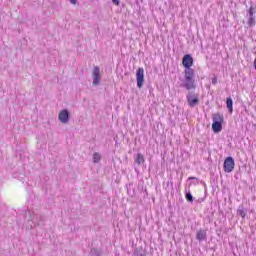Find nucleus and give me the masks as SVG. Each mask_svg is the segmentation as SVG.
Listing matches in <instances>:
<instances>
[{
    "instance_id": "21",
    "label": "nucleus",
    "mask_w": 256,
    "mask_h": 256,
    "mask_svg": "<svg viewBox=\"0 0 256 256\" xmlns=\"http://www.w3.org/2000/svg\"><path fill=\"white\" fill-rule=\"evenodd\" d=\"M212 85H217V77L212 78Z\"/></svg>"
},
{
    "instance_id": "7",
    "label": "nucleus",
    "mask_w": 256,
    "mask_h": 256,
    "mask_svg": "<svg viewBox=\"0 0 256 256\" xmlns=\"http://www.w3.org/2000/svg\"><path fill=\"white\" fill-rule=\"evenodd\" d=\"M182 65L184 69H191L193 67V56L191 54H186L182 58Z\"/></svg>"
},
{
    "instance_id": "6",
    "label": "nucleus",
    "mask_w": 256,
    "mask_h": 256,
    "mask_svg": "<svg viewBox=\"0 0 256 256\" xmlns=\"http://www.w3.org/2000/svg\"><path fill=\"white\" fill-rule=\"evenodd\" d=\"M58 119L60 123L67 124L69 123V119H71V113H69V110L63 109L62 111H60Z\"/></svg>"
},
{
    "instance_id": "12",
    "label": "nucleus",
    "mask_w": 256,
    "mask_h": 256,
    "mask_svg": "<svg viewBox=\"0 0 256 256\" xmlns=\"http://www.w3.org/2000/svg\"><path fill=\"white\" fill-rule=\"evenodd\" d=\"M212 119H213L214 123H221V124H223V121H224L223 115H221L219 113L214 114Z\"/></svg>"
},
{
    "instance_id": "20",
    "label": "nucleus",
    "mask_w": 256,
    "mask_h": 256,
    "mask_svg": "<svg viewBox=\"0 0 256 256\" xmlns=\"http://www.w3.org/2000/svg\"><path fill=\"white\" fill-rule=\"evenodd\" d=\"M112 3H113L114 5L119 6L121 2H120L119 0H112Z\"/></svg>"
},
{
    "instance_id": "4",
    "label": "nucleus",
    "mask_w": 256,
    "mask_h": 256,
    "mask_svg": "<svg viewBox=\"0 0 256 256\" xmlns=\"http://www.w3.org/2000/svg\"><path fill=\"white\" fill-rule=\"evenodd\" d=\"M223 167L225 173H232L233 169H235V159H233L231 156H228L224 160Z\"/></svg>"
},
{
    "instance_id": "1",
    "label": "nucleus",
    "mask_w": 256,
    "mask_h": 256,
    "mask_svg": "<svg viewBox=\"0 0 256 256\" xmlns=\"http://www.w3.org/2000/svg\"><path fill=\"white\" fill-rule=\"evenodd\" d=\"M180 87L187 91H195V89H197V85L195 84V69L185 68L184 79L182 80Z\"/></svg>"
},
{
    "instance_id": "19",
    "label": "nucleus",
    "mask_w": 256,
    "mask_h": 256,
    "mask_svg": "<svg viewBox=\"0 0 256 256\" xmlns=\"http://www.w3.org/2000/svg\"><path fill=\"white\" fill-rule=\"evenodd\" d=\"M188 181H199V179L197 177L190 176Z\"/></svg>"
},
{
    "instance_id": "13",
    "label": "nucleus",
    "mask_w": 256,
    "mask_h": 256,
    "mask_svg": "<svg viewBox=\"0 0 256 256\" xmlns=\"http://www.w3.org/2000/svg\"><path fill=\"white\" fill-rule=\"evenodd\" d=\"M237 215H240V217H242V219H245V217H247V211H245V208L243 207V205H240L238 207Z\"/></svg>"
},
{
    "instance_id": "14",
    "label": "nucleus",
    "mask_w": 256,
    "mask_h": 256,
    "mask_svg": "<svg viewBox=\"0 0 256 256\" xmlns=\"http://www.w3.org/2000/svg\"><path fill=\"white\" fill-rule=\"evenodd\" d=\"M135 163H137V165H141L142 163H145V157L143 156V154L141 153L137 154L135 158Z\"/></svg>"
},
{
    "instance_id": "11",
    "label": "nucleus",
    "mask_w": 256,
    "mask_h": 256,
    "mask_svg": "<svg viewBox=\"0 0 256 256\" xmlns=\"http://www.w3.org/2000/svg\"><path fill=\"white\" fill-rule=\"evenodd\" d=\"M226 107L230 114H233V98L228 97L226 99Z\"/></svg>"
},
{
    "instance_id": "16",
    "label": "nucleus",
    "mask_w": 256,
    "mask_h": 256,
    "mask_svg": "<svg viewBox=\"0 0 256 256\" xmlns=\"http://www.w3.org/2000/svg\"><path fill=\"white\" fill-rule=\"evenodd\" d=\"M186 201H188V203H193L195 201V198L193 197V194H191V191H186Z\"/></svg>"
},
{
    "instance_id": "3",
    "label": "nucleus",
    "mask_w": 256,
    "mask_h": 256,
    "mask_svg": "<svg viewBox=\"0 0 256 256\" xmlns=\"http://www.w3.org/2000/svg\"><path fill=\"white\" fill-rule=\"evenodd\" d=\"M92 79V85H94V87L101 84V70L99 66H94L92 71Z\"/></svg>"
},
{
    "instance_id": "15",
    "label": "nucleus",
    "mask_w": 256,
    "mask_h": 256,
    "mask_svg": "<svg viewBox=\"0 0 256 256\" xmlns=\"http://www.w3.org/2000/svg\"><path fill=\"white\" fill-rule=\"evenodd\" d=\"M101 250H99L98 248H91L90 250V256H101Z\"/></svg>"
},
{
    "instance_id": "17",
    "label": "nucleus",
    "mask_w": 256,
    "mask_h": 256,
    "mask_svg": "<svg viewBox=\"0 0 256 256\" xmlns=\"http://www.w3.org/2000/svg\"><path fill=\"white\" fill-rule=\"evenodd\" d=\"M101 161V154H99L98 152H95L93 154V162L94 163H99Z\"/></svg>"
},
{
    "instance_id": "18",
    "label": "nucleus",
    "mask_w": 256,
    "mask_h": 256,
    "mask_svg": "<svg viewBox=\"0 0 256 256\" xmlns=\"http://www.w3.org/2000/svg\"><path fill=\"white\" fill-rule=\"evenodd\" d=\"M134 256H145V253L139 251V250H135L134 251Z\"/></svg>"
},
{
    "instance_id": "10",
    "label": "nucleus",
    "mask_w": 256,
    "mask_h": 256,
    "mask_svg": "<svg viewBox=\"0 0 256 256\" xmlns=\"http://www.w3.org/2000/svg\"><path fill=\"white\" fill-rule=\"evenodd\" d=\"M212 131L214 133H221V131H223V124H221V122H213Z\"/></svg>"
},
{
    "instance_id": "5",
    "label": "nucleus",
    "mask_w": 256,
    "mask_h": 256,
    "mask_svg": "<svg viewBox=\"0 0 256 256\" xmlns=\"http://www.w3.org/2000/svg\"><path fill=\"white\" fill-rule=\"evenodd\" d=\"M136 81L138 89H142L145 83V70L143 68H138L136 71Z\"/></svg>"
},
{
    "instance_id": "8",
    "label": "nucleus",
    "mask_w": 256,
    "mask_h": 256,
    "mask_svg": "<svg viewBox=\"0 0 256 256\" xmlns=\"http://www.w3.org/2000/svg\"><path fill=\"white\" fill-rule=\"evenodd\" d=\"M248 18V25L250 27H255V7L251 6L247 13Z\"/></svg>"
},
{
    "instance_id": "9",
    "label": "nucleus",
    "mask_w": 256,
    "mask_h": 256,
    "mask_svg": "<svg viewBox=\"0 0 256 256\" xmlns=\"http://www.w3.org/2000/svg\"><path fill=\"white\" fill-rule=\"evenodd\" d=\"M196 239L199 243L207 241V230L200 229L196 233Z\"/></svg>"
},
{
    "instance_id": "22",
    "label": "nucleus",
    "mask_w": 256,
    "mask_h": 256,
    "mask_svg": "<svg viewBox=\"0 0 256 256\" xmlns=\"http://www.w3.org/2000/svg\"><path fill=\"white\" fill-rule=\"evenodd\" d=\"M72 5H77V0H69Z\"/></svg>"
},
{
    "instance_id": "2",
    "label": "nucleus",
    "mask_w": 256,
    "mask_h": 256,
    "mask_svg": "<svg viewBox=\"0 0 256 256\" xmlns=\"http://www.w3.org/2000/svg\"><path fill=\"white\" fill-rule=\"evenodd\" d=\"M186 100L188 105L193 108V107H197V105H199V94H195L193 92H189L186 95Z\"/></svg>"
}]
</instances>
